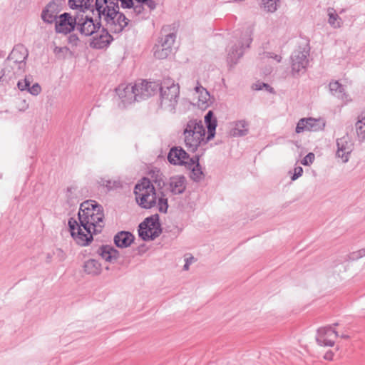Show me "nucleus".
Segmentation results:
<instances>
[{
    "label": "nucleus",
    "mask_w": 365,
    "mask_h": 365,
    "mask_svg": "<svg viewBox=\"0 0 365 365\" xmlns=\"http://www.w3.org/2000/svg\"><path fill=\"white\" fill-rule=\"evenodd\" d=\"M170 26H164L160 31L161 36L155 46L154 56L159 59H165L173 52V46L175 41L176 34L170 32Z\"/></svg>",
    "instance_id": "5"
},
{
    "label": "nucleus",
    "mask_w": 365,
    "mask_h": 365,
    "mask_svg": "<svg viewBox=\"0 0 365 365\" xmlns=\"http://www.w3.org/2000/svg\"><path fill=\"white\" fill-rule=\"evenodd\" d=\"M98 253L109 262H115L119 257V252L110 245H102L98 248Z\"/></svg>",
    "instance_id": "23"
},
{
    "label": "nucleus",
    "mask_w": 365,
    "mask_h": 365,
    "mask_svg": "<svg viewBox=\"0 0 365 365\" xmlns=\"http://www.w3.org/2000/svg\"><path fill=\"white\" fill-rule=\"evenodd\" d=\"M158 214L146 217L139 225L138 235L144 241L153 240L162 232V228L159 222Z\"/></svg>",
    "instance_id": "6"
},
{
    "label": "nucleus",
    "mask_w": 365,
    "mask_h": 365,
    "mask_svg": "<svg viewBox=\"0 0 365 365\" xmlns=\"http://www.w3.org/2000/svg\"><path fill=\"white\" fill-rule=\"evenodd\" d=\"M96 33L91 42V46L93 48L103 49L107 48L113 41V38L109 34L108 29L102 28L99 34Z\"/></svg>",
    "instance_id": "18"
},
{
    "label": "nucleus",
    "mask_w": 365,
    "mask_h": 365,
    "mask_svg": "<svg viewBox=\"0 0 365 365\" xmlns=\"http://www.w3.org/2000/svg\"><path fill=\"white\" fill-rule=\"evenodd\" d=\"M315 159V155L313 153H309L302 160V164L304 165H309L313 163Z\"/></svg>",
    "instance_id": "40"
},
{
    "label": "nucleus",
    "mask_w": 365,
    "mask_h": 365,
    "mask_svg": "<svg viewBox=\"0 0 365 365\" xmlns=\"http://www.w3.org/2000/svg\"><path fill=\"white\" fill-rule=\"evenodd\" d=\"M324 127L325 123L320 118H303L298 121L295 132L297 133L304 131L317 132L323 130Z\"/></svg>",
    "instance_id": "12"
},
{
    "label": "nucleus",
    "mask_w": 365,
    "mask_h": 365,
    "mask_svg": "<svg viewBox=\"0 0 365 365\" xmlns=\"http://www.w3.org/2000/svg\"><path fill=\"white\" fill-rule=\"evenodd\" d=\"M195 91L200 94L198 99V106L201 107H207L208 101L210 100V96L208 91L203 88L201 85H198L195 88Z\"/></svg>",
    "instance_id": "31"
},
{
    "label": "nucleus",
    "mask_w": 365,
    "mask_h": 365,
    "mask_svg": "<svg viewBox=\"0 0 365 365\" xmlns=\"http://www.w3.org/2000/svg\"><path fill=\"white\" fill-rule=\"evenodd\" d=\"M14 63L18 66V70L19 72L24 71L26 65V60L23 61H18Z\"/></svg>",
    "instance_id": "48"
},
{
    "label": "nucleus",
    "mask_w": 365,
    "mask_h": 365,
    "mask_svg": "<svg viewBox=\"0 0 365 365\" xmlns=\"http://www.w3.org/2000/svg\"><path fill=\"white\" fill-rule=\"evenodd\" d=\"M182 135L185 147L192 153L209 142L207 141L205 128L202 120L196 118L190 119L185 124Z\"/></svg>",
    "instance_id": "3"
},
{
    "label": "nucleus",
    "mask_w": 365,
    "mask_h": 365,
    "mask_svg": "<svg viewBox=\"0 0 365 365\" xmlns=\"http://www.w3.org/2000/svg\"><path fill=\"white\" fill-rule=\"evenodd\" d=\"M180 96V86L171 78H165L160 88L159 106L161 109L175 113Z\"/></svg>",
    "instance_id": "4"
},
{
    "label": "nucleus",
    "mask_w": 365,
    "mask_h": 365,
    "mask_svg": "<svg viewBox=\"0 0 365 365\" xmlns=\"http://www.w3.org/2000/svg\"><path fill=\"white\" fill-rule=\"evenodd\" d=\"M61 49H62V48H60V47H56V48H55V52H60V51H61Z\"/></svg>",
    "instance_id": "55"
},
{
    "label": "nucleus",
    "mask_w": 365,
    "mask_h": 365,
    "mask_svg": "<svg viewBox=\"0 0 365 365\" xmlns=\"http://www.w3.org/2000/svg\"><path fill=\"white\" fill-rule=\"evenodd\" d=\"M195 257L192 255H190L189 257L185 258V263L183 266L184 270H188L190 265L195 261Z\"/></svg>",
    "instance_id": "46"
},
{
    "label": "nucleus",
    "mask_w": 365,
    "mask_h": 365,
    "mask_svg": "<svg viewBox=\"0 0 365 365\" xmlns=\"http://www.w3.org/2000/svg\"><path fill=\"white\" fill-rule=\"evenodd\" d=\"M78 17V15L73 16L67 12L60 14L55 24V31L64 35L71 34L77 29Z\"/></svg>",
    "instance_id": "10"
},
{
    "label": "nucleus",
    "mask_w": 365,
    "mask_h": 365,
    "mask_svg": "<svg viewBox=\"0 0 365 365\" xmlns=\"http://www.w3.org/2000/svg\"><path fill=\"white\" fill-rule=\"evenodd\" d=\"M355 128L359 140L364 141L365 140V112L359 115L358 120L355 123Z\"/></svg>",
    "instance_id": "29"
},
{
    "label": "nucleus",
    "mask_w": 365,
    "mask_h": 365,
    "mask_svg": "<svg viewBox=\"0 0 365 365\" xmlns=\"http://www.w3.org/2000/svg\"><path fill=\"white\" fill-rule=\"evenodd\" d=\"M28 55V51L23 45H17L12 50L9 58L13 60L14 63H16L26 60Z\"/></svg>",
    "instance_id": "26"
},
{
    "label": "nucleus",
    "mask_w": 365,
    "mask_h": 365,
    "mask_svg": "<svg viewBox=\"0 0 365 365\" xmlns=\"http://www.w3.org/2000/svg\"><path fill=\"white\" fill-rule=\"evenodd\" d=\"M327 14L329 16L328 23L334 29L340 28L342 24L341 19L336 14L334 8L329 7L327 9Z\"/></svg>",
    "instance_id": "32"
},
{
    "label": "nucleus",
    "mask_w": 365,
    "mask_h": 365,
    "mask_svg": "<svg viewBox=\"0 0 365 365\" xmlns=\"http://www.w3.org/2000/svg\"><path fill=\"white\" fill-rule=\"evenodd\" d=\"M252 41L251 34L249 32H246L242 36L239 45L232 46L227 57V63L230 66L237 63L238 60L243 56L245 48H249Z\"/></svg>",
    "instance_id": "9"
},
{
    "label": "nucleus",
    "mask_w": 365,
    "mask_h": 365,
    "mask_svg": "<svg viewBox=\"0 0 365 365\" xmlns=\"http://www.w3.org/2000/svg\"><path fill=\"white\" fill-rule=\"evenodd\" d=\"M352 145L347 136L336 140L337 150L336 155L341 158L343 163L348 162L349 155L352 151Z\"/></svg>",
    "instance_id": "19"
},
{
    "label": "nucleus",
    "mask_w": 365,
    "mask_h": 365,
    "mask_svg": "<svg viewBox=\"0 0 365 365\" xmlns=\"http://www.w3.org/2000/svg\"><path fill=\"white\" fill-rule=\"evenodd\" d=\"M78 219L79 222L73 217L68 220L71 235L78 245L87 246L93 241V235L104 227L103 207L94 200H86L80 205Z\"/></svg>",
    "instance_id": "1"
},
{
    "label": "nucleus",
    "mask_w": 365,
    "mask_h": 365,
    "mask_svg": "<svg viewBox=\"0 0 365 365\" xmlns=\"http://www.w3.org/2000/svg\"><path fill=\"white\" fill-rule=\"evenodd\" d=\"M77 190L78 187L76 185H71L66 188V199L67 204L70 206H73L78 202Z\"/></svg>",
    "instance_id": "33"
},
{
    "label": "nucleus",
    "mask_w": 365,
    "mask_h": 365,
    "mask_svg": "<svg viewBox=\"0 0 365 365\" xmlns=\"http://www.w3.org/2000/svg\"><path fill=\"white\" fill-rule=\"evenodd\" d=\"M330 92L339 98L344 100L346 98L344 87L337 81H331L329 84Z\"/></svg>",
    "instance_id": "30"
},
{
    "label": "nucleus",
    "mask_w": 365,
    "mask_h": 365,
    "mask_svg": "<svg viewBox=\"0 0 365 365\" xmlns=\"http://www.w3.org/2000/svg\"><path fill=\"white\" fill-rule=\"evenodd\" d=\"M111 18L110 20H107L106 23L110 31L114 34L121 33L130 21L125 14L120 12L119 10L118 11V14L115 16H111Z\"/></svg>",
    "instance_id": "17"
},
{
    "label": "nucleus",
    "mask_w": 365,
    "mask_h": 365,
    "mask_svg": "<svg viewBox=\"0 0 365 365\" xmlns=\"http://www.w3.org/2000/svg\"><path fill=\"white\" fill-rule=\"evenodd\" d=\"M61 9V4L59 2V0H52L43 9L41 18L46 24H56Z\"/></svg>",
    "instance_id": "11"
},
{
    "label": "nucleus",
    "mask_w": 365,
    "mask_h": 365,
    "mask_svg": "<svg viewBox=\"0 0 365 365\" xmlns=\"http://www.w3.org/2000/svg\"><path fill=\"white\" fill-rule=\"evenodd\" d=\"M334 326H338V323L333 324Z\"/></svg>",
    "instance_id": "57"
},
{
    "label": "nucleus",
    "mask_w": 365,
    "mask_h": 365,
    "mask_svg": "<svg viewBox=\"0 0 365 365\" xmlns=\"http://www.w3.org/2000/svg\"><path fill=\"white\" fill-rule=\"evenodd\" d=\"M31 83V77L26 76L24 79L18 81L17 87L21 91H28Z\"/></svg>",
    "instance_id": "38"
},
{
    "label": "nucleus",
    "mask_w": 365,
    "mask_h": 365,
    "mask_svg": "<svg viewBox=\"0 0 365 365\" xmlns=\"http://www.w3.org/2000/svg\"><path fill=\"white\" fill-rule=\"evenodd\" d=\"M261 2L265 11L273 13L277 10V0H261Z\"/></svg>",
    "instance_id": "36"
},
{
    "label": "nucleus",
    "mask_w": 365,
    "mask_h": 365,
    "mask_svg": "<svg viewBox=\"0 0 365 365\" xmlns=\"http://www.w3.org/2000/svg\"><path fill=\"white\" fill-rule=\"evenodd\" d=\"M51 257L50 256V255H48L47 256V259L48 261H49L51 259Z\"/></svg>",
    "instance_id": "56"
},
{
    "label": "nucleus",
    "mask_w": 365,
    "mask_h": 365,
    "mask_svg": "<svg viewBox=\"0 0 365 365\" xmlns=\"http://www.w3.org/2000/svg\"><path fill=\"white\" fill-rule=\"evenodd\" d=\"M134 194L138 205L143 209H151L157 205L160 212L166 213L168 209V198L163 191L157 192L153 182L148 178H143L135 185Z\"/></svg>",
    "instance_id": "2"
},
{
    "label": "nucleus",
    "mask_w": 365,
    "mask_h": 365,
    "mask_svg": "<svg viewBox=\"0 0 365 365\" xmlns=\"http://www.w3.org/2000/svg\"><path fill=\"white\" fill-rule=\"evenodd\" d=\"M309 50L306 48L295 50L292 56V72L293 74L298 73L302 71H304L308 65Z\"/></svg>",
    "instance_id": "14"
},
{
    "label": "nucleus",
    "mask_w": 365,
    "mask_h": 365,
    "mask_svg": "<svg viewBox=\"0 0 365 365\" xmlns=\"http://www.w3.org/2000/svg\"><path fill=\"white\" fill-rule=\"evenodd\" d=\"M264 88L266 91H267L270 93H274V88L270 86L269 84L262 83V82H257L255 84V89L257 91H260Z\"/></svg>",
    "instance_id": "39"
},
{
    "label": "nucleus",
    "mask_w": 365,
    "mask_h": 365,
    "mask_svg": "<svg viewBox=\"0 0 365 365\" xmlns=\"http://www.w3.org/2000/svg\"><path fill=\"white\" fill-rule=\"evenodd\" d=\"M303 173V168L300 166L294 168V174L291 177L292 180H296L298 178L302 176Z\"/></svg>",
    "instance_id": "44"
},
{
    "label": "nucleus",
    "mask_w": 365,
    "mask_h": 365,
    "mask_svg": "<svg viewBox=\"0 0 365 365\" xmlns=\"http://www.w3.org/2000/svg\"><path fill=\"white\" fill-rule=\"evenodd\" d=\"M152 178H153V182L155 183L158 189L157 192H159V191H163L162 190L165 185V182L163 178V175L157 173L155 176H152Z\"/></svg>",
    "instance_id": "37"
},
{
    "label": "nucleus",
    "mask_w": 365,
    "mask_h": 365,
    "mask_svg": "<svg viewBox=\"0 0 365 365\" xmlns=\"http://www.w3.org/2000/svg\"><path fill=\"white\" fill-rule=\"evenodd\" d=\"M186 189V179L183 175H174L169 179V190L173 195L182 194Z\"/></svg>",
    "instance_id": "21"
},
{
    "label": "nucleus",
    "mask_w": 365,
    "mask_h": 365,
    "mask_svg": "<svg viewBox=\"0 0 365 365\" xmlns=\"http://www.w3.org/2000/svg\"><path fill=\"white\" fill-rule=\"evenodd\" d=\"M359 258H361L365 256V248L357 250Z\"/></svg>",
    "instance_id": "53"
},
{
    "label": "nucleus",
    "mask_w": 365,
    "mask_h": 365,
    "mask_svg": "<svg viewBox=\"0 0 365 365\" xmlns=\"http://www.w3.org/2000/svg\"><path fill=\"white\" fill-rule=\"evenodd\" d=\"M143 4H139V3H137L136 4H135L133 3V6L131 7V9H133V12L136 14V15H140L141 14L143 13L144 11V6H143Z\"/></svg>",
    "instance_id": "43"
},
{
    "label": "nucleus",
    "mask_w": 365,
    "mask_h": 365,
    "mask_svg": "<svg viewBox=\"0 0 365 365\" xmlns=\"http://www.w3.org/2000/svg\"><path fill=\"white\" fill-rule=\"evenodd\" d=\"M144 4L147 5L150 10H154L157 5L154 0H148L145 2Z\"/></svg>",
    "instance_id": "50"
},
{
    "label": "nucleus",
    "mask_w": 365,
    "mask_h": 365,
    "mask_svg": "<svg viewBox=\"0 0 365 365\" xmlns=\"http://www.w3.org/2000/svg\"><path fill=\"white\" fill-rule=\"evenodd\" d=\"M204 173L200 163L194 165L191 170L190 178L195 182H200L204 178Z\"/></svg>",
    "instance_id": "35"
},
{
    "label": "nucleus",
    "mask_w": 365,
    "mask_h": 365,
    "mask_svg": "<svg viewBox=\"0 0 365 365\" xmlns=\"http://www.w3.org/2000/svg\"><path fill=\"white\" fill-rule=\"evenodd\" d=\"M187 158H189V154L181 147H173L168 155V160L173 165H186Z\"/></svg>",
    "instance_id": "20"
},
{
    "label": "nucleus",
    "mask_w": 365,
    "mask_h": 365,
    "mask_svg": "<svg viewBox=\"0 0 365 365\" xmlns=\"http://www.w3.org/2000/svg\"><path fill=\"white\" fill-rule=\"evenodd\" d=\"M248 123L245 120L235 122V127L231 130L233 137H242L247 135L249 132Z\"/></svg>",
    "instance_id": "28"
},
{
    "label": "nucleus",
    "mask_w": 365,
    "mask_h": 365,
    "mask_svg": "<svg viewBox=\"0 0 365 365\" xmlns=\"http://www.w3.org/2000/svg\"><path fill=\"white\" fill-rule=\"evenodd\" d=\"M93 0H68V6L73 9H78L80 11L85 13L91 11L93 8Z\"/></svg>",
    "instance_id": "25"
},
{
    "label": "nucleus",
    "mask_w": 365,
    "mask_h": 365,
    "mask_svg": "<svg viewBox=\"0 0 365 365\" xmlns=\"http://www.w3.org/2000/svg\"><path fill=\"white\" fill-rule=\"evenodd\" d=\"M333 356H334V353L331 351H328L326 352V354H324V358L326 359V360H332L333 359Z\"/></svg>",
    "instance_id": "52"
},
{
    "label": "nucleus",
    "mask_w": 365,
    "mask_h": 365,
    "mask_svg": "<svg viewBox=\"0 0 365 365\" xmlns=\"http://www.w3.org/2000/svg\"><path fill=\"white\" fill-rule=\"evenodd\" d=\"M186 162H187V163H186V165H187L190 168L191 166H192V167H193V166H194V165H195L196 164L200 163H199V156L195 155V156H194V157H192V158H190V157H189V158H187V159H186Z\"/></svg>",
    "instance_id": "45"
},
{
    "label": "nucleus",
    "mask_w": 365,
    "mask_h": 365,
    "mask_svg": "<svg viewBox=\"0 0 365 365\" xmlns=\"http://www.w3.org/2000/svg\"><path fill=\"white\" fill-rule=\"evenodd\" d=\"M98 183L100 184V185L106 187L108 191L122 187V183L118 180H112L101 178L99 180Z\"/></svg>",
    "instance_id": "34"
},
{
    "label": "nucleus",
    "mask_w": 365,
    "mask_h": 365,
    "mask_svg": "<svg viewBox=\"0 0 365 365\" xmlns=\"http://www.w3.org/2000/svg\"><path fill=\"white\" fill-rule=\"evenodd\" d=\"M267 56L269 58H274L277 62H280L282 59V57L280 56L274 54L272 53H267Z\"/></svg>",
    "instance_id": "51"
},
{
    "label": "nucleus",
    "mask_w": 365,
    "mask_h": 365,
    "mask_svg": "<svg viewBox=\"0 0 365 365\" xmlns=\"http://www.w3.org/2000/svg\"><path fill=\"white\" fill-rule=\"evenodd\" d=\"M340 337L344 339H348L350 338V336L348 334H342L341 335H340Z\"/></svg>",
    "instance_id": "54"
},
{
    "label": "nucleus",
    "mask_w": 365,
    "mask_h": 365,
    "mask_svg": "<svg viewBox=\"0 0 365 365\" xmlns=\"http://www.w3.org/2000/svg\"><path fill=\"white\" fill-rule=\"evenodd\" d=\"M83 270L88 274L98 275L102 270L101 264L96 259H90L85 262Z\"/></svg>",
    "instance_id": "27"
},
{
    "label": "nucleus",
    "mask_w": 365,
    "mask_h": 365,
    "mask_svg": "<svg viewBox=\"0 0 365 365\" xmlns=\"http://www.w3.org/2000/svg\"><path fill=\"white\" fill-rule=\"evenodd\" d=\"M78 41H79V38L78 37V36L76 34H73L68 36V43H69L76 46L78 44Z\"/></svg>",
    "instance_id": "47"
},
{
    "label": "nucleus",
    "mask_w": 365,
    "mask_h": 365,
    "mask_svg": "<svg viewBox=\"0 0 365 365\" xmlns=\"http://www.w3.org/2000/svg\"><path fill=\"white\" fill-rule=\"evenodd\" d=\"M100 21L95 23L92 17L83 15L78 17L77 30L81 35L89 36L101 29Z\"/></svg>",
    "instance_id": "13"
},
{
    "label": "nucleus",
    "mask_w": 365,
    "mask_h": 365,
    "mask_svg": "<svg viewBox=\"0 0 365 365\" xmlns=\"http://www.w3.org/2000/svg\"><path fill=\"white\" fill-rule=\"evenodd\" d=\"M347 257H348L349 260H351V261H354V260H357V259H360L357 251L352 252L349 253Z\"/></svg>",
    "instance_id": "49"
},
{
    "label": "nucleus",
    "mask_w": 365,
    "mask_h": 365,
    "mask_svg": "<svg viewBox=\"0 0 365 365\" xmlns=\"http://www.w3.org/2000/svg\"><path fill=\"white\" fill-rule=\"evenodd\" d=\"M41 91V88L38 83H34L32 86H29L28 92L33 96L38 95Z\"/></svg>",
    "instance_id": "41"
},
{
    "label": "nucleus",
    "mask_w": 365,
    "mask_h": 365,
    "mask_svg": "<svg viewBox=\"0 0 365 365\" xmlns=\"http://www.w3.org/2000/svg\"><path fill=\"white\" fill-rule=\"evenodd\" d=\"M53 255L56 257V258L60 262H63L66 258V254L63 252V250L61 248H57L54 252Z\"/></svg>",
    "instance_id": "42"
},
{
    "label": "nucleus",
    "mask_w": 365,
    "mask_h": 365,
    "mask_svg": "<svg viewBox=\"0 0 365 365\" xmlns=\"http://www.w3.org/2000/svg\"><path fill=\"white\" fill-rule=\"evenodd\" d=\"M135 84L138 86V93L140 101L155 95L158 91H160V88L161 87V83L147 81L145 80L135 83Z\"/></svg>",
    "instance_id": "16"
},
{
    "label": "nucleus",
    "mask_w": 365,
    "mask_h": 365,
    "mask_svg": "<svg viewBox=\"0 0 365 365\" xmlns=\"http://www.w3.org/2000/svg\"><path fill=\"white\" fill-rule=\"evenodd\" d=\"M119 2L121 3V0H96L91 11L93 15L97 14L99 20L103 18L107 21L112 19L111 16L118 14Z\"/></svg>",
    "instance_id": "8"
},
{
    "label": "nucleus",
    "mask_w": 365,
    "mask_h": 365,
    "mask_svg": "<svg viewBox=\"0 0 365 365\" xmlns=\"http://www.w3.org/2000/svg\"><path fill=\"white\" fill-rule=\"evenodd\" d=\"M115 91L118 96V106L120 109H125L132 103L140 101L136 84H120Z\"/></svg>",
    "instance_id": "7"
},
{
    "label": "nucleus",
    "mask_w": 365,
    "mask_h": 365,
    "mask_svg": "<svg viewBox=\"0 0 365 365\" xmlns=\"http://www.w3.org/2000/svg\"><path fill=\"white\" fill-rule=\"evenodd\" d=\"M134 235L128 231L118 232L113 238L114 244L119 248H126L134 241Z\"/></svg>",
    "instance_id": "22"
},
{
    "label": "nucleus",
    "mask_w": 365,
    "mask_h": 365,
    "mask_svg": "<svg viewBox=\"0 0 365 365\" xmlns=\"http://www.w3.org/2000/svg\"><path fill=\"white\" fill-rule=\"evenodd\" d=\"M205 123L207 128V141H210L214 138L217 125V118L212 110H209L205 115Z\"/></svg>",
    "instance_id": "24"
},
{
    "label": "nucleus",
    "mask_w": 365,
    "mask_h": 365,
    "mask_svg": "<svg viewBox=\"0 0 365 365\" xmlns=\"http://www.w3.org/2000/svg\"><path fill=\"white\" fill-rule=\"evenodd\" d=\"M338 336V332L331 326H328L318 329L316 341L320 346L331 347L334 345V339Z\"/></svg>",
    "instance_id": "15"
}]
</instances>
